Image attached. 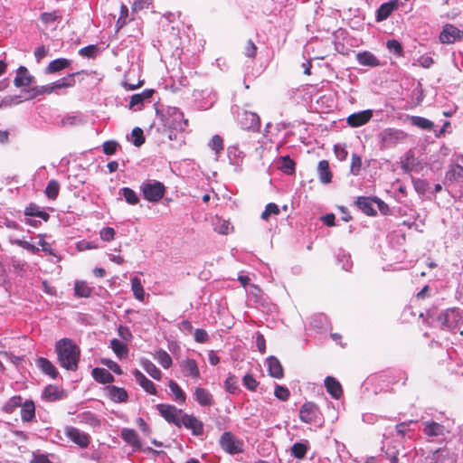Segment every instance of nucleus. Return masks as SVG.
I'll use <instances>...</instances> for the list:
<instances>
[{
    "label": "nucleus",
    "mask_w": 463,
    "mask_h": 463,
    "mask_svg": "<svg viewBox=\"0 0 463 463\" xmlns=\"http://www.w3.org/2000/svg\"><path fill=\"white\" fill-rule=\"evenodd\" d=\"M131 289L135 298L140 301H143L145 298V290L141 284V280L137 277H134L131 279Z\"/></svg>",
    "instance_id": "42"
},
{
    "label": "nucleus",
    "mask_w": 463,
    "mask_h": 463,
    "mask_svg": "<svg viewBox=\"0 0 463 463\" xmlns=\"http://www.w3.org/2000/svg\"><path fill=\"white\" fill-rule=\"evenodd\" d=\"M318 178L321 183L328 184L332 180V173L329 168V163L326 160H321L317 165Z\"/></svg>",
    "instance_id": "30"
},
{
    "label": "nucleus",
    "mask_w": 463,
    "mask_h": 463,
    "mask_svg": "<svg viewBox=\"0 0 463 463\" xmlns=\"http://www.w3.org/2000/svg\"><path fill=\"white\" fill-rule=\"evenodd\" d=\"M362 167V158L357 154L352 155L350 171L354 175H358Z\"/></svg>",
    "instance_id": "57"
},
{
    "label": "nucleus",
    "mask_w": 463,
    "mask_h": 463,
    "mask_svg": "<svg viewBox=\"0 0 463 463\" xmlns=\"http://www.w3.org/2000/svg\"><path fill=\"white\" fill-rule=\"evenodd\" d=\"M462 37L463 31L452 24H446L439 34V40L442 43H453Z\"/></svg>",
    "instance_id": "13"
},
{
    "label": "nucleus",
    "mask_w": 463,
    "mask_h": 463,
    "mask_svg": "<svg viewBox=\"0 0 463 463\" xmlns=\"http://www.w3.org/2000/svg\"><path fill=\"white\" fill-rule=\"evenodd\" d=\"M182 370L185 376L198 378L200 376L197 363L194 359H186L182 363Z\"/></svg>",
    "instance_id": "28"
},
{
    "label": "nucleus",
    "mask_w": 463,
    "mask_h": 463,
    "mask_svg": "<svg viewBox=\"0 0 463 463\" xmlns=\"http://www.w3.org/2000/svg\"><path fill=\"white\" fill-rule=\"evenodd\" d=\"M337 260L342 265V269L349 271L353 266L350 254L345 252L344 250L340 251L337 254Z\"/></svg>",
    "instance_id": "50"
},
{
    "label": "nucleus",
    "mask_w": 463,
    "mask_h": 463,
    "mask_svg": "<svg viewBox=\"0 0 463 463\" xmlns=\"http://www.w3.org/2000/svg\"><path fill=\"white\" fill-rule=\"evenodd\" d=\"M406 137V134L395 128H385L379 134L381 144L383 147H392Z\"/></svg>",
    "instance_id": "8"
},
{
    "label": "nucleus",
    "mask_w": 463,
    "mask_h": 463,
    "mask_svg": "<svg viewBox=\"0 0 463 463\" xmlns=\"http://www.w3.org/2000/svg\"><path fill=\"white\" fill-rule=\"evenodd\" d=\"M71 61L65 58H59L52 61L45 69V73L52 74L58 72L71 65Z\"/></svg>",
    "instance_id": "31"
},
{
    "label": "nucleus",
    "mask_w": 463,
    "mask_h": 463,
    "mask_svg": "<svg viewBox=\"0 0 463 463\" xmlns=\"http://www.w3.org/2000/svg\"><path fill=\"white\" fill-rule=\"evenodd\" d=\"M445 184L451 189L459 188L463 194V156H457L449 165L445 176Z\"/></svg>",
    "instance_id": "2"
},
{
    "label": "nucleus",
    "mask_w": 463,
    "mask_h": 463,
    "mask_svg": "<svg viewBox=\"0 0 463 463\" xmlns=\"http://www.w3.org/2000/svg\"><path fill=\"white\" fill-rule=\"evenodd\" d=\"M110 347L119 359L126 358L128 354V348L127 345L117 338L110 341Z\"/></svg>",
    "instance_id": "37"
},
{
    "label": "nucleus",
    "mask_w": 463,
    "mask_h": 463,
    "mask_svg": "<svg viewBox=\"0 0 463 463\" xmlns=\"http://www.w3.org/2000/svg\"><path fill=\"white\" fill-rule=\"evenodd\" d=\"M160 415L169 423L175 424L176 427H181V418L183 411L177 409L171 404L159 403L156 406Z\"/></svg>",
    "instance_id": "7"
},
{
    "label": "nucleus",
    "mask_w": 463,
    "mask_h": 463,
    "mask_svg": "<svg viewBox=\"0 0 463 463\" xmlns=\"http://www.w3.org/2000/svg\"><path fill=\"white\" fill-rule=\"evenodd\" d=\"M279 213V206L274 203H269L266 205L264 212L261 213V219L268 220L270 215H278Z\"/></svg>",
    "instance_id": "58"
},
{
    "label": "nucleus",
    "mask_w": 463,
    "mask_h": 463,
    "mask_svg": "<svg viewBox=\"0 0 463 463\" xmlns=\"http://www.w3.org/2000/svg\"><path fill=\"white\" fill-rule=\"evenodd\" d=\"M43 396L48 402H55L64 399L66 394L63 390H60L57 386L48 385L45 387Z\"/></svg>",
    "instance_id": "25"
},
{
    "label": "nucleus",
    "mask_w": 463,
    "mask_h": 463,
    "mask_svg": "<svg viewBox=\"0 0 463 463\" xmlns=\"http://www.w3.org/2000/svg\"><path fill=\"white\" fill-rule=\"evenodd\" d=\"M24 214L26 216H32V217H39L43 219V221L47 222L50 218L49 213H47L44 211H42L41 208L33 203H31L29 206H27L24 210Z\"/></svg>",
    "instance_id": "38"
},
{
    "label": "nucleus",
    "mask_w": 463,
    "mask_h": 463,
    "mask_svg": "<svg viewBox=\"0 0 463 463\" xmlns=\"http://www.w3.org/2000/svg\"><path fill=\"white\" fill-rule=\"evenodd\" d=\"M325 387L328 393L335 399H338L342 395L343 391L340 383L332 376L326 377Z\"/></svg>",
    "instance_id": "24"
},
{
    "label": "nucleus",
    "mask_w": 463,
    "mask_h": 463,
    "mask_svg": "<svg viewBox=\"0 0 463 463\" xmlns=\"http://www.w3.org/2000/svg\"><path fill=\"white\" fill-rule=\"evenodd\" d=\"M78 418L80 422L88 424L91 427H97L100 424L99 418L90 411L79 414Z\"/></svg>",
    "instance_id": "39"
},
{
    "label": "nucleus",
    "mask_w": 463,
    "mask_h": 463,
    "mask_svg": "<svg viewBox=\"0 0 463 463\" xmlns=\"http://www.w3.org/2000/svg\"><path fill=\"white\" fill-rule=\"evenodd\" d=\"M98 52H99L98 46L94 45V44H90V45H88L86 47L80 49L79 54L82 57L94 58V57H96Z\"/></svg>",
    "instance_id": "55"
},
{
    "label": "nucleus",
    "mask_w": 463,
    "mask_h": 463,
    "mask_svg": "<svg viewBox=\"0 0 463 463\" xmlns=\"http://www.w3.org/2000/svg\"><path fill=\"white\" fill-rule=\"evenodd\" d=\"M227 154L232 165L239 166L242 164L244 153L237 146H230Z\"/></svg>",
    "instance_id": "34"
},
{
    "label": "nucleus",
    "mask_w": 463,
    "mask_h": 463,
    "mask_svg": "<svg viewBox=\"0 0 463 463\" xmlns=\"http://www.w3.org/2000/svg\"><path fill=\"white\" fill-rule=\"evenodd\" d=\"M220 446L225 452L231 455L239 454L243 451V442L230 431H225L222 434Z\"/></svg>",
    "instance_id": "6"
},
{
    "label": "nucleus",
    "mask_w": 463,
    "mask_h": 463,
    "mask_svg": "<svg viewBox=\"0 0 463 463\" xmlns=\"http://www.w3.org/2000/svg\"><path fill=\"white\" fill-rule=\"evenodd\" d=\"M121 438L133 447L139 448L141 446L138 435L132 429H124L121 430Z\"/></svg>",
    "instance_id": "36"
},
{
    "label": "nucleus",
    "mask_w": 463,
    "mask_h": 463,
    "mask_svg": "<svg viewBox=\"0 0 463 463\" xmlns=\"http://www.w3.org/2000/svg\"><path fill=\"white\" fill-rule=\"evenodd\" d=\"M103 152L106 155H113L116 153L118 143L113 140L106 141L103 143Z\"/></svg>",
    "instance_id": "62"
},
{
    "label": "nucleus",
    "mask_w": 463,
    "mask_h": 463,
    "mask_svg": "<svg viewBox=\"0 0 463 463\" xmlns=\"http://www.w3.org/2000/svg\"><path fill=\"white\" fill-rule=\"evenodd\" d=\"M60 191V184L56 180H51L47 184L45 194L49 199H55Z\"/></svg>",
    "instance_id": "49"
},
{
    "label": "nucleus",
    "mask_w": 463,
    "mask_h": 463,
    "mask_svg": "<svg viewBox=\"0 0 463 463\" xmlns=\"http://www.w3.org/2000/svg\"><path fill=\"white\" fill-rule=\"evenodd\" d=\"M80 72H75L69 74L66 77H63L56 81L53 82L55 90L61 89V88H70L73 87L75 85V76L78 75Z\"/></svg>",
    "instance_id": "41"
},
{
    "label": "nucleus",
    "mask_w": 463,
    "mask_h": 463,
    "mask_svg": "<svg viewBox=\"0 0 463 463\" xmlns=\"http://www.w3.org/2000/svg\"><path fill=\"white\" fill-rule=\"evenodd\" d=\"M109 397L115 402H125L128 400V392L125 389L110 385L107 387Z\"/></svg>",
    "instance_id": "27"
},
{
    "label": "nucleus",
    "mask_w": 463,
    "mask_h": 463,
    "mask_svg": "<svg viewBox=\"0 0 463 463\" xmlns=\"http://www.w3.org/2000/svg\"><path fill=\"white\" fill-rule=\"evenodd\" d=\"M398 7L399 4L397 1H389L382 4L376 11V21L382 22L386 20L394 10L398 9Z\"/></svg>",
    "instance_id": "19"
},
{
    "label": "nucleus",
    "mask_w": 463,
    "mask_h": 463,
    "mask_svg": "<svg viewBox=\"0 0 463 463\" xmlns=\"http://www.w3.org/2000/svg\"><path fill=\"white\" fill-rule=\"evenodd\" d=\"M194 395L196 402L202 406H211L213 403V395L204 388L197 387Z\"/></svg>",
    "instance_id": "26"
},
{
    "label": "nucleus",
    "mask_w": 463,
    "mask_h": 463,
    "mask_svg": "<svg viewBox=\"0 0 463 463\" xmlns=\"http://www.w3.org/2000/svg\"><path fill=\"white\" fill-rule=\"evenodd\" d=\"M33 80V76L29 73L28 70L24 66H20L17 69L16 76L14 80L15 87L21 88L30 86Z\"/></svg>",
    "instance_id": "18"
},
{
    "label": "nucleus",
    "mask_w": 463,
    "mask_h": 463,
    "mask_svg": "<svg viewBox=\"0 0 463 463\" xmlns=\"http://www.w3.org/2000/svg\"><path fill=\"white\" fill-rule=\"evenodd\" d=\"M427 463H456V458L448 450L438 449L427 458Z\"/></svg>",
    "instance_id": "17"
},
{
    "label": "nucleus",
    "mask_w": 463,
    "mask_h": 463,
    "mask_svg": "<svg viewBox=\"0 0 463 463\" xmlns=\"http://www.w3.org/2000/svg\"><path fill=\"white\" fill-rule=\"evenodd\" d=\"M36 366L46 375H49L52 379H55L59 373L56 367L51 361L44 357H39L36 362Z\"/></svg>",
    "instance_id": "21"
},
{
    "label": "nucleus",
    "mask_w": 463,
    "mask_h": 463,
    "mask_svg": "<svg viewBox=\"0 0 463 463\" xmlns=\"http://www.w3.org/2000/svg\"><path fill=\"white\" fill-rule=\"evenodd\" d=\"M308 449L307 441L306 442H296L291 447V454L298 459L303 458Z\"/></svg>",
    "instance_id": "45"
},
{
    "label": "nucleus",
    "mask_w": 463,
    "mask_h": 463,
    "mask_svg": "<svg viewBox=\"0 0 463 463\" xmlns=\"http://www.w3.org/2000/svg\"><path fill=\"white\" fill-rule=\"evenodd\" d=\"M92 377L100 383H110L114 382V376L104 368L96 367L92 369Z\"/></svg>",
    "instance_id": "32"
},
{
    "label": "nucleus",
    "mask_w": 463,
    "mask_h": 463,
    "mask_svg": "<svg viewBox=\"0 0 463 463\" xmlns=\"http://www.w3.org/2000/svg\"><path fill=\"white\" fill-rule=\"evenodd\" d=\"M29 463H53V462H52L48 458L47 455L33 452V458Z\"/></svg>",
    "instance_id": "64"
},
{
    "label": "nucleus",
    "mask_w": 463,
    "mask_h": 463,
    "mask_svg": "<svg viewBox=\"0 0 463 463\" xmlns=\"http://www.w3.org/2000/svg\"><path fill=\"white\" fill-rule=\"evenodd\" d=\"M144 199L150 203L160 201L165 193V186L163 183L156 180H146L140 184Z\"/></svg>",
    "instance_id": "4"
},
{
    "label": "nucleus",
    "mask_w": 463,
    "mask_h": 463,
    "mask_svg": "<svg viewBox=\"0 0 463 463\" xmlns=\"http://www.w3.org/2000/svg\"><path fill=\"white\" fill-rule=\"evenodd\" d=\"M225 390L230 393H235L238 391V380L235 375H229L224 382Z\"/></svg>",
    "instance_id": "53"
},
{
    "label": "nucleus",
    "mask_w": 463,
    "mask_h": 463,
    "mask_svg": "<svg viewBox=\"0 0 463 463\" xmlns=\"http://www.w3.org/2000/svg\"><path fill=\"white\" fill-rule=\"evenodd\" d=\"M132 143L135 146H140L145 143V137L143 134V130L136 127L132 129Z\"/></svg>",
    "instance_id": "52"
},
{
    "label": "nucleus",
    "mask_w": 463,
    "mask_h": 463,
    "mask_svg": "<svg viewBox=\"0 0 463 463\" xmlns=\"http://www.w3.org/2000/svg\"><path fill=\"white\" fill-rule=\"evenodd\" d=\"M55 352L60 365L69 371H76L80 361V347L70 338H62L56 342Z\"/></svg>",
    "instance_id": "1"
},
{
    "label": "nucleus",
    "mask_w": 463,
    "mask_h": 463,
    "mask_svg": "<svg viewBox=\"0 0 463 463\" xmlns=\"http://www.w3.org/2000/svg\"><path fill=\"white\" fill-rule=\"evenodd\" d=\"M414 189L420 194H425L429 188V183L420 178H412Z\"/></svg>",
    "instance_id": "56"
},
{
    "label": "nucleus",
    "mask_w": 463,
    "mask_h": 463,
    "mask_svg": "<svg viewBox=\"0 0 463 463\" xmlns=\"http://www.w3.org/2000/svg\"><path fill=\"white\" fill-rule=\"evenodd\" d=\"M279 169L287 175H291L295 171V162L288 156H282Z\"/></svg>",
    "instance_id": "48"
},
{
    "label": "nucleus",
    "mask_w": 463,
    "mask_h": 463,
    "mask_svg": "<svg viewBox=\"0 0 463 463\" xmlns=\"http://www.w3.org/2000/svg\"><path fill=\"white\" fill-rule=\"evenodd\" d=\"M209 146L214 150L216 154H219L222 150H223L222 138L219 135L213 136L210 140Z\"/></svg>",
    "instance_id": "59"
},
{
    "label": "nucleus",
    "mask_w": 463,
    "mask_h": 463,
    "mask_svg": "<svg viewBox=\"0 0 463 463\" xmlns=\"http://www.w3.org/2000/svg\"><path fill=\"white\" fill-rule=\"evenodd\" d=\"M128 15V8L125 5H121L120 6V14L116 22V29L118 32L121 28H123L127 24V17Z\"/></svg>",
    "instance_id": "51"
},
{
    "label": "nucleus",
    "mask_w": 463,
    "mask_h": 463,
    "mask_svg": "<svg viewBox=\"0 0 463 463\" xmlns=\"http://www.w3.org/2000/svg\"><path fill=\"white\" fill-rule=\"evenodd\" d=\"M375 203V198L358 197L355 201V204L357 207L365 214L369 216H374L376 214V210L373 208V204Z\"/></svg>",
    "instance_id": "20"
},
{
    "label": "nucleus",
    "mask_w": 463,
    "mask_h": 463,
    "mask_svg": "<svg viewBox=\"0 0 463 463\" xmlns=\"http://www.w3.org/2000/svg\"><path fill=\"white\" fill-rule=\"evenodd\" d=\"M411 122L412 125L425 130H430L434 126L432 121L419 116L411 117Z\"/></svg>",
    "instance_id": "47"
},
{
    "label": "nucleus",
    "mask_w": 463,
    "mask_h": 463,
    "mask_svg": "<svg viewBox=\"0 0 463 463\" xmlns=\"http://www.w3.org/2000/svg\"><path fill=\"white\" fill-rule=\"evenodd\" d=\"M319 409L313 402H305L299 410V419L305 423H316L319 416Z\"/></svg>",
    "instance_id": "11"
},
{
    "label": "nucleus",
    "mask_w": 463,
    "mask_h": 463,
    "mask_svg": "<svg viewBox=\"0 0 463 463\" xmlns=\"http://www.w3.org/2000/svg\"><path fill=\"white\" fill-rule=\"evenodd\" d=\"M181 427L184 426L186 429L191 430L193 435L200 436L203 433V424L194 415L184 413L181 417Z\"/></svg>",
    "instance_id": "12"
},
{
    "label": "nucleus",
    "mask_w": 463,
    "mask_h": 463,
    "mask_svg": "<svg viewBox=\"0 0 463 463\" xmlns=\"http://www.w3.org/2000/svg\"><path fill=\"white\" fill-rule=\"evenodd\" d=\"M243 385L250 391H256L259 383L256 381V379L250 373H247L243 376L242 379Z\"/></svg>",
    "instance_id": "60"
},
{
    "label": "nucleus",
    "mask_w": 463,
    "mask_h": 463,
    "mask_svg": "<svg viewBox=\"0 0 463 463\" xmlns=\"http://www.w3.org/2000/svg\"><path fill=\"white\" fill-rule=\"evenodd\" d=\"M133 375L139 385L148 393L156 395V389L153 382L147 379L139 370L135 369Z\"/></svg>",
    "instance_id": "23"
},
{
    "label": "nucleus",
    "mask_w": 463,
    "mask_h": 463,
    "mask_svg": "<svg viewBox=\"0 0 463 463\" xmlns=\"http://www.w3.org/2000/svg\"><path fill=\"white\" fill-rule=\"evenodd\" d=\"M115 230L111 227H105L103 228L100 232V238L105 241H110L115 237Z\"/></svg>",
    "instance_id": "63"
},
{
    "label": "nucleus",
    "mask_w": 463,
    "mask_h": 463,
    "mask_svg": "<svg viewBox=\"0 0 463 463\" xmlns=\"http://www.w3.org/2000/svg\"><path fill=\"white\" fill-rule=\"evenodd\" d=\"M359 64L364 66L375 67L380 64L379 60L370 52H362L356 54Z\"/></svg>",
    "instance_id": "29"
},
{
    "label": "nucleus",
    "mask_w": 463,
    "mask_h": 463,
    "mask_svg": "<svg viewBox=\"0 0 463 463\" xmlns=\"http://www.w3.org/2000/svg\"><path fill=\"white\" fill-rule=\"evenodd\" d=\"M422 431L427 437L439 438L445 436L447 432L445 427L432 420L422 422Z\"/></svg>",
    "instance_id": "15"
},
{
    "label": "nucleus",
    "mask_w": 463,
    "mask_h": 463,
    "mask_svg": "<svg viewBox=\"0 0 463 463\" xmlns=\"http://www.w3.org/2000/svg\"><path fill=\"white\" fill-rule=\"evenodd\" d=\"M165 126L171 131H184L188 120L184 118L183 112L176 107H168L165 116Z\"/></svg>",
    "instance_id": "5"
},
{
    "label": "nucleus",
    "mask_w": 463,
    "mask_h": 463,
    "mask_svg": "<svg viewBox=\"0 0 463 463\" xmlns=\"http://www.w3.org/2000/svg\"><path fill=\"white\" fill-rule=\"evenodd\" d=\"M386 47L391 52L396 55L401 56L402 54V46L396 40H389L386 43Z\"/></svg>",
    "instance_id": "61"
},
{
    "label": "nucleus",
    "mask_w": 463,
    "mask_h": 463,
    "mask_svg": "<svg viewBox=\"0 0 463 463\" xmlns=\"http://www.w3.org/2000/svg\"><path fill=\"white\" fill-rule=\"evenodd\" d=\"M65 435L69 439L82 449H86L90 441V437L88 433L72 426L66 427Z\"/></svg>",
    "instance_id": "10"
},
{
    "label": "nucleus",
    "mask_w": 463,
    "mask_h": 463,
    "mask_svg": "<svg viewBox=\"0 0 463 463\" xmlns=\"http://www.w3.org/2000/svg\"><path fill=\"white\" fill-rule=\"evenodd\" d=\"M21 419L24 422H30L35 416V406L33 401H25L21 407Z\"/></svg>",
    "instance_id": "33"
},
{
    "label": "nucleus",
    "mask_w": 463,
    "mask_h": 463,
    "mask_svg": "<svg viewBox=\"0 0 463 463\" xmlns=\"http://www.w3.org/2000/svg\"><path fill=\"white\" fill-rule=\"evenodd\" d=\"M268 371L271 377L281 379L284 375L282 365L279 360L271 355L267 358Z\"/></svg>",
    "instance_id": "22"
},
{
    "label": "nucleus",
    "mask_w": 463,
    "mask_h": 463,
    "mask_svg": "<svg viewBox=\"0 0 463 463\" xmlns=\"http://www.w3.org/2000/svg\"><path fill=\"white\" fill-rule=\"evenodd\" d=\"M437 322L439 323L442 328L449 331L459 329L463 324V317L458 308H448L440 312L437 317Z\"/></svg>",
    "instance_id": "3"
},
{
    "label": "nucleus",
    "mask_w": 463,
    "mask_h": 463,
    "mask_svg": "<svg viewBox=\"0 0 463 463\" xmlns=\"http://www.w3.org/2000/svg\"><path fill=\"white\" fill-rule=\"evenodd\" d=\"M373 110L365 109L363 111L355 112L351 114L346 121L347 124L352 128H358L365 125L373 118Z\"/></svg>",
    "instance_id": "14"
},
{
    "label": "nucleus",
    "mask_w": 463,
    "mask_h": 463,
    "mask_svg": "<svg viewBox=\"0 0 463 463\" xmlns=\"http://www.w3.org/2000/svg\"><path fill=\"white\" fill-rule=\"evenodd\" d=\"M125 201L130 205H136L139 202V197L137 193L129 187H123L120 190Z\"/></svg>",
    "instance_id": "46"
},
{
    "label": "nucleus",
    "mask_w": 463,
    "mask_h": 463,
    "mask_svg": "<svg viewBox=\"0 0 463 463\" xmlns=\"http://www.w3.org/2000/svg\"><path fill=\"white\" fill-rule=\"evenodd\" d=\"M93 288L90 287L84 280H77L74 285V294L78 298H90Z\"/></svg>",
    "instance_id": "35"
},
{
    "label": "nucleus",
    "mask_w": 463,
    "mask_h": 463,
    "mask_svg": "<svg viewBox=\"0 0 463 463\" xmlns=\"http://www.w3.org/2000/svg\"><path fill=\"white\" fill-rule=\"evenodd\" d=\"M155 359L162 365L163 368L168 369L172 365V358L165 350H158L155 354Z\"/></svg>",
    "instance_id": "44"
},
{
    "label": "nucleus",
    "mask_w": 463,
    "mask_h": 463,
    "mask_svg": "<svg viewBox=\"0 0 463 463\" xmlns=\"http://www.w3.org/2000/svg\"><path fill=\"white\" fill-rule=\"evenodd\" d=\"M153 93V90H145L141 93L134 94L130 99L128 108L134 110L141 109L144 102L149 100Z\"/></svg>",
    "instance_id": "16"
},
{
    "label": "nucleus",
    "mask_w": 463,
    "mask_h": 463,
    "mask_svg": "<svg viewBox=\"0 0 463 463\" xmlns=\"http://www.w3.org/2000/svg\"><path fill=\"white\" fill-rule=\"evenodd\" d=\"M170 391L175 395V400L179 403H184L186 400V395L180 386L173 380L169 381L168 383Z\"/></svg>",
    "instance_id": "43"
},
{
    "label": "nucleus",
    "mask_w": 463,
    "mask_h": 463,
    "mask_svg": "<svg viewBox=\"0 0 463 463\" xmlns=\"http://www.w3.org/2000/svg\"><path fill=\"white\" fill-rule=\"evenodd\" d=\"M239 123L243 129L258 132L260 128V119L258 114L243 111L239 116Z\"/></svg>",
    "instance_id": "9"
},
{
    "label": "nucleus",
    "mask_w": 463,
    "mask_h": 463,
    "mask_svg": "<svg viewBox=\"0 0 463 463\" xmlns=\"http://www.w3.org/2000/svg\"><path fill=\"white\" fill-rule=\"evenodd\" d=\"M274 395L279 400L285 402L288 400L290 392L287 387L277 384L275 386Z\"/></svg>",
    "instance_id": "54"
},
{
    "label": "nucleus",
    "mask_w": 463,
    "mask_h": 463,
    "mask_svg": "<svg viewBox=\"0 0 463 463\" xmlns=\"http://www.w3.org/2000/svg\"><path fill=\"white\" fill-rule=\"evenodd\" d=\"M143 369L154 379L160 380L162 373L161 371L148 359L141 361Z\"/></svg>",
    "instance_id": "40"
}]
</instances>
